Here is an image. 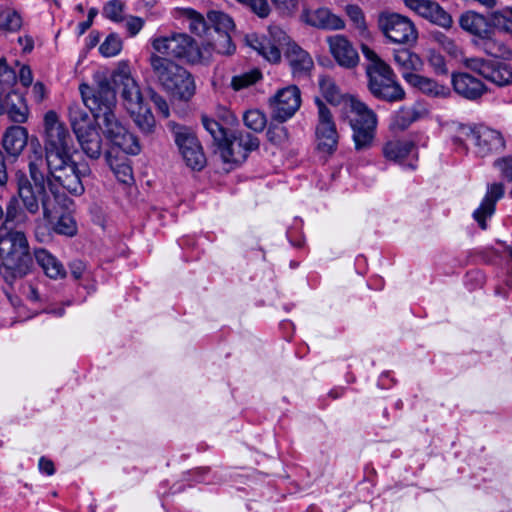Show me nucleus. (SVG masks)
<instances>
[{
    "mask_svg": "<svg viewBox=\"0 0 512 512\" xmlns=\"http://www.w3.org/2000/svg\"><path fill=\"white\" fill-rule=\"evenodd\" d=\"M73 139L63 122L53 110L44 115V149L34 150L29 155V174L33 184L24 173H17V191L23 206L30 214L39 212L40 204L44 219L52 221L53 212L49 205L46 187L59 198L62 191L74 196L84 192L78 165L72 160Z\"/></svg>",
    "mask_w": 512,
    "mask_h": 512,
    "instance_id": "f257e3e1",
    "label": "nucleus"
},
{
    "mask_svg": "<svg viewBox=\"0 0 512 512\" xmlns=\"http://www.w3.org/2000/svg\"><path fill=\"white\" fill-rule=\"evenodd\" d=\"M79 89L85 106L93 114L106 139L126 154H139L141 146L138 138L128 131L115 113L116 94L110 81L102 77L94 87L81 84Z\"/></svg>",
    "mask_w": 512,
    "mask_h": 512,
    "instance_id": "f03ea898",
    "label": "nucleus"
},
{
    "mask_svg": "<svg viewBox=\"0 0 512 512\" xmlns=\"http://www.w3.org/2000/svg\"><path fill=\"white\" fill-rule=\"evenodd\" d=\"M366 59L365 73L370 94L379 101L396 103L405 99L406 93L391 66L369 46L362 44Z\"/></svg>",
    "mask_w": 512,
    "mask_h": 512,
    "instance_id": "7ed1b4c3",
    "label": "nucleus"
},
{
    "mask_svg": "<svg viewBox=\"0 0 512 512\" xmlns=\"http://www.w3.org/2000/svg\"><path fill=\"white\" fill-rule=\"evenodd\" d=\"M202 124L213 139L215 153L219 154L224 163L241 164L248 155L259 148V139L249 132L227 131L214 119L203 115Z\"/></svg>",
    "mask_w": 512,
    "mask_h": 512,
    "instance_id": "20e7f679",
    "label": "nucleus"
},
{
    "mask_svg": "<svg viewBox=\"0 0 512 512\" xmlns=\"http://www.w3.org/2000/svg\"><path fill=\"white\" fill-rule=\"evenodd\" d=\"M149 64L153 78L173 98L187 102L194 96L195 80L187 69L157 53L150 55Z\"/></svg>",
    "mask_w": 512,
    "mask_h": 512,
    "instance_id": "39448f33",
    "label": "nucleus"
},
{
    "mask_svg": "<svg viewBox=\"0 0 512 512\" xmlns=\"http://www.w3.org/2000/svg\"><path fill=\"white\" fill-rule=\"evenodd\" d=\"M154 50L166 58L185 59L190 63L208 62L210 50L199 48L187 34H174L170 37L156 38L152 42Z\"/></svg>",
    "mask_w": 512,
    "mask_h": 512,
    "instance_id": "423d86ee",
    "label": "nucleus"
},
{
    "mask_svg": "<svg viewBox=\"0 0 512 512\" xmlns=\"http://www.w3.org/2000/svg\"><path fill=\"white\" fill-rule=\"evenodd\" d=\"M465 140H472L477 147V153L485 156L489 153H499L505 148V141L502 134L485 125L468 126L461 125L458 129V136L454 143L463 145Z\"/></svg>",
    "mask_w": 512,
    "mask_h": 512,
    "instance_id": "0eeeda50",
    "label": "nucleus"
},
{
    "mask_svg": "<svg viewBox=\"0 0 512 512\" xmlns=\"http://www.w3.org/2000/svg\"><path fill=\"white\" fill-rule=\"evenodd\" d=\"M351 110L355 114L350 121L355 148L358 151L368 149L374 139L376 114L360 101H352Z\"/></svg>",
    "mask_w": 512,
    "mask_h": 512,
    "instance_id": "6e6552de",
    "label": "nucleus"
},
{
    "mask_svg": "<svg viewBox=\"0 0 512 512\" xmlns=\"http://www.w3.org/2000/svg\"><path fill=\"white\" fill-rule=\"evenodd\" d=\"M378 27L393 43L411 45L418 38V32L413 22L397 13L383 12L379 14Z\"/></svg>",
    "mask_w": 512,
    "mask_h": 512,
    "instance_id": "1a4fd4ad",
    "label": "nucleus"
},
{
    "mask_svg": "<svg viewBox=\"0 0 512 512\" xmlns=\"http://www.w3.org/2000/svg\"><path fill=\"white\" fill-rule=\"evenodd\" d=\"M316 104L318 107V122L315 128L317 149L327 154H333L339 141L333 115L320 99H316Z\"/></svg>",
    "mask_w": 512,
    "mask_h": 512,
    "instance_id": "9d476101",
    "label": "nucleus"
},
{
    "mask_svg": "<svg viewBox=\"0 0 512 512\" xmlns=\"http://www.w3.org/2000/svg\"><path fill=\"white\" fill-rule=\"evenodd\" d=\"M271 118L283 123L294 116L301 106V92L296 85L279 89L269 98Z\"/></svg>",
    "mask_w": 512,
    "mask_h": 512,
    "instance_id": "9b49d317",
    "label": "nucleus"
},
{
    "mask_svg": "<svg viewBox=\"0 0 512 512\" xmlns=\"http://www.w3.org/2000/svg\"><path fill=\"white\" fill-rule=\"evenodd\" d=\"M405 5L419 16L444 29H450L452 16L437 2L431 0H404Z\"/></svg>",
    "mask_w": 512,
    "mask_h": 512,
    "instance_id": "f8f14e48",
    "label": "nucleus"
},
{
    "mask_svg": "<svg viewBox=\"0 0 512 512\" xmlns=\"http://www.w3.org/2000/svg\"><path fill=\"white\" fill-rule=\"evenodd\" d=\"M451 83L455 93L467 100H478L486 93L484 83L469 73H453Z\"/></svg>",
    "mask_w": 512,
    "mask_h": 512,
    "instance_id": "ddd939ff",
    "label": "nucleus"
},
{
    "mask_svg": "<svg viewBox=\"0 0 512 512\" xmlns=\"http://www.w3.org/2000/svg\"><path fill=\"white\" fill-rule=\"evenodd\" d=\"M0 113L6 115L14 123H25L28 119L29 109L24 96L16 91H10L4 96H0Z\"/></svg>",
    "mask_w": 512,
    "mask_h": 512,
    "instance_id": "4468645a",
    "label": "nucleus"
},
{
    "mask_svg": "<svg viewBox=\"0 0 512 512\" xmlns=\"http://www.w3.org/2000/svg\"><path fill=\"white\" fill-rule=\"evenodd\" d=\"M301 20L312 27L325 30H341L345 27L343 19L327 8H318L313 11L304 9Z\"/></svg>",
    "mask_w": 512,
    "mask_h": 512,
    "instance_id": "2eb2a0df",
    "label": "nucleus"
},
{
    "mask_svg": "<svg viewBox=\"0 0 512 512\" xmlns=\"http://www.w3.org/2000/svg\"><path fill=\"white\" fill-rule=\"evenodd\" d=\"M328 43L330 51L339 65L353 68L358 64V53L344 36H331L328 38Z\"/></svg>",
    "mask_w": 512,
    "mask_h": 512,
    "instance_id": "dca6fc26",
    "label": "nucleus"
},
{
    "mask_svg": "<svg viewBox=\"0 0 512 512\" xmlns=\"http://www.w3.org/2000/svg\"><path fill=\"white\" fill-rule=\"evenodd\" d=\"M503 195L504 187L501 183H494L489 186L486 196L473 213V218L481 229L485 230L487 228L486 219L494 214L496 202L502 198Z\"/></svg>",
    "mask_w": 512,
    "mask_h": 512,
    "instance_id": "f3484780",
    "label": "nucleus"
},
{
    "mask_svg": "<svg viewBox=\"0 0 512 512\" xmlns=\"http://www.w3.org/2000/svg\"><path fill=\"white\" fill-rule=\"evenodd\" d=\"M0 256H29V244L25 234L13 230L1 234Z\"/></svg>",
    "mask_w": 512,
    "mask_h": 512,
    "instance_id": "a211bd4d",
    "label": "nucleus"
},
{
    "mask_svg": "<svg viewBox=\"0 0 512 512\" xmlns=\"http://www.w3.org/2000/svg\"><path fill=\"white\" fill-rule=\"evenodd\" d=\"M113 83L122 87L121 96L127 110L137 108L142 103V94L136 81L127 73L116 72L113 74Z\"/></svg>",
    "mask_w": 512,
    "mask_h": 512,
    "instance_id": "6ab92c4d",
    "label": "nucleus"
},
{
    "mask_svg": "<svg viewBox=\"0 0 512 512\" xmlns=\"http://www.w3.org/2000/svg\"><path fill=\"white\" fill-rule=\"evenodd\" d=\"M33 258H0V275L6 283L12 284L31 270Z\"/></svg>",
    "mask_w": 512,
    "mask_h": 512,
    "instance_id": "aec40b11",
    "label": "nucleus"
},
{
    "mask_svg": "<svg viewBox=\"0 0 512 512\" xmlns=\"http://www.w3.org/2000/svg\"><path fill=\"white\" fill-rule=\"evenodd\" d=\"M460 27L473 36L472 42L475 44L490 28H492L490 16L488 18L481 14L468 11L459 18Z\"/></svg>",
    "mask_w": 512,
    "mask_h": 512,
    "instance_id": "412c9836",
    "label": "nucleus"
},
{
    "mask_svg": "<svg viewBox=\"0 0 512 512\" xmlns=\"http://www.w3.org/2000/svg\"><path fill=\"white\" fill-rule=\"evenodd\" d=\"M82 152L91 160H98L103 154V140L96 128L75 135Z\"/></svg>",
    "mask_w": 512,
    "mask_h": 512,
    "instance_id": "4be33fe9",
    "label": "nucleus"
},
{
    "mask_svg": "<svg viewBox=\"0 0 512 512\" xmlns=\"http://www.w3.org/2000/svg\"><path fill=\"white\" fill-rule=\"evenodd\" d=\"M495 30L493 27L490 28L479 40L475 41L474 45L495 58L508 59L512 57V51L496 39Z\"/></svg>",
    "mask_w": 512,
    "mask_h": 512,
    "instance_id": "5701e85b",
    "label": "nucleus"
},
{
    "mask_svg": "<svg viewBox=\"0 0 512 512\" xmlns=\"http://www.w3.org/2000/svg\"><path fill=\"white\" fill-rule=\"evenodd\" d=\"M28 131L23 126H11L3 136V147L8 154L17 157L26 147Z\"/></svg>",
    "mask_w": 512,
    "mask_h": 512,
    "instance_id": "b1692460",
    "label": "nucleus"
},
{
    "mask_svg": "<svg viewBox=\"0 0 512 512\" xmlns=\"http://www.w3.org/2000/svg\"><path fill=\"white\" fill-rule=\"evenodd\" d=\"M404 80L414 88L419 89L424 94L429 96L446 97L449 95V88L438 84L433 79L424 77L419 74H405Z\"/></svg>",
    "mask_w": 512,
    "mask_h": 512,
    "instance_id": "393cba45",
    "label": "nucleus"
},
{
    "mask_svg": "<svg viewBox=\"0 0 512 512\" xmlns=\"http://www.w3.org/2000/svg\"><path fill=\"white\" fill-rule=\"evenodd\" d=\"M286 58L294 76L306 75L313 67L310 55L297 45L288 48Z\"/></svg>",
    "mask_w": 512,
    "mask_h": 512,
    "instance_id": "a878e982",
    "label": "nucleus"
},
{
    "mask_svg": "<svg viewBox=\"0 0 512 512\" xmlns=\"http://www.w3.org/2000/svg\"><path fill=\"white\" fill-rule=\"evenodd\" d=\"M167 126L173 135L174 142L177 145L180 154L200 144L198 138L190 128L182 126L174 121H170Z\"/></svg>",
    "mask_w": 512,
    "mask_h": 512,
    "instance_id": "bb28decb",
    "label": "nucleus"
},
{
    "mask_svg": "<svg viewBox=\"0 0 512 512\" xmlns=\"http://www.w3.org/2000/svg\"><path fill=\"white\" fill-rule=\"evenodd\" d=\"M394 61L401 70L403 78L407 73L415 74L414 71H421L424 66L422 59L409 49L396 50Z\"/></svg>",
    "mask_w": 512,
    "mask_h": 512,
    "instance_id": "cd10ccee",
    "label": "nucleus"
},
{
    "mask_svg": "<svg viewBox=\"0 0 512 512\" xmlns=\"http://www.w3.org/2000/svg\"><path fill=\"white\" fill-rule=\"evenodd\" d=\"M68 116L75 135L95 128L89 114L78 103L68 106Z\"/></svg>",
    "mask_w": 512,
    "mask_h": 512,
    "instance_id": "c85d7f7f",
    "label": "nucleus"
},
{
    "mask_svg": "<svg viewBox=\"0 0 512 512\" xmlns=\"http://www.w3.org/2000/svg\"><path fill=\"white\" fill-rule=\"evenodd\" d=\"M415 144L410 140H391L383 146V155L387 160L398 162L405 159L413 150Z\"/></svg>",
    "mask_w": 512,
    "mask_h": 512,
    "instance_id": "c756f323",
    "label": "nucleus"
},
{
    "mask_svg": "<svg viewBox=\"0 0 512 512\" xmlns=\"http://www.w3.org/2000/svg\"><path fill=\"white\" fill-rule=\"evenodd\" d=\"M135 125L144 135H151L154 133L156 128L155 117L148 108H143L142 105L137 108L129 110Z\"/></svg>",
    "mask_w": 512,
    "mask_h": 512,
    "instance_id": "7c9ffc66",
    "label": "nucleus"
},
{
    "mask_svg": "<svg viewBox=\"0 0 512 512\" xmlns=\"http://www.w3.org/2000/svg\"><path fill=\"white\" fill-rule=\"evenodd\" d=\"M485 79L498 86L512 84V68L506 63L491 61Z\"/></svg>",
    "mask_w": 512,
    "mask_h": 512,
    "instance_id": "2f4dec72",
    "label": "nucleus"
},
{
    "mask_svg": "<svg viewBox=\"0 0 512 512\" xmlns=\"http://www.w3.org/2000/svg\"><path fill=\"white\" fill-rule=\"evenodd\" d=\"M28 217L24 209L19 206L18 200L13 197L9 201L4 219V227L6 230H13L14 227L23 225L27 222Z\"/></svg>",
    "mask_w": 512,
    "mask_h": 512,
    "instance_id": "473e14b6",
    "label": "nucleus"
},
{
    "mask_svg": "<svg viewBox=\"0 0 512 512\" xmlns=\"http://www.w3.org/2000/svg\"><path fill=\"white\" fill-rule=\"evenodd\" d=\"M490 21L496 30L512 35V8L503 7L490 13Z\"/></svg>",
    "mask_w": 512,
    "mask_h": 512,
    "instance_id": "72a5a7b5",
    "label": "nucleus"
},
{
    "mask_svg": "<svg viewBox=\"0 0 512 512\" xmlns=\"http://www.w3.org/2000/svg\"><path fill=\"white\" fill-rule=\"evenodd\" d=\"M207 20L211 30L213 29L216 34H228L235 26L232 18L220 11H210L207 14Z\"/></svg>",
    "mask_w": 512,
    "mask_h": 512,
    "instance_id": "f704fd0d",
    "label": "nucleus"
},
{
    "mask_svg": "<svg viewBox=\"0 0 512 512\" xmlns=\"http://www.w3.org/2000/svg\"><path fill=\"white\" fill-rule=\"evenodd\" d=\"M184 162L192 170L200 171L206 165V157L201 144L181 154Z\"/></svg>",
    "mask_w": 512,
    "mask_h": 512,
    "instance_id": "c9c22d12",
    "label": "nucleus"
},
{
    "mask_svg": "<svg viewBox=\"0 0 512 512\" xmlns=\"http://www.w3.org/2000/svg\"><path fill=\"white\" fill-rule=\"evenodd\" d=\"M419 117V113L412 107H401L393 118L392 125L399 129H407Z\"/></svg>",
    "mask_w": 512,
    "mask_h": 512,
    "instance_id": "e433bc0d",
    "label": "nucleus"
},
{
    "mask_svg": "<svg viewBox=\"0 0 512 512\" xmlns=\"http://www.w3.org/2000/svg\"><path fill=\"white\" fill-rule=\"evenodd\" d=\"M38 265L50 278H63L66 276V269L57 258H36Z\"/></svg>",
    "mask_w": 512,
    "mask_h": 512,
    "instance_id": "4c0bfd02",
    "label": "nucleus"
},
{
    "mask_svg": "<svg viewBox=\"0 0 512 512\" xmlns=\"http://www.w3.org/2000/svg\"><path fill=\"white\" fill-rule=\"evenodd\" d=\"M22 26V18L18 12L12 9H5L0 12V29L15 32Z\"/></svg>",
    "mask_w": 512,
    "mask_h": 512,
    "instance_id": "58836bf2",
    "label": "nucleus"
},
{
    "mask_svg": "<svg viewBox=\"0 0 512 512\" xmlns=\"http://www.w3.org/2000/svg\"><path fill=\"white\" fill-rule=\"evenodd\" d=\"M208 47H212L214 51L222 55H231L236 50L230 33L217 34L216 38H212V42L208 44Z\"/></svg>",
    "mask_w": 512,
    "mask_h": 512,
    "instance_id": "ea45409f",
    "label": "nucleus"
},
{
    "mask_svg": "<svg viewBox=\"0 0 512 512\" xmlns=\"http://www.w3.org/2000/svg\"><path fill=\"white\" fill-rule=\"evenodd\" d=\"M185 14L190 21L189 29L192 33H195L199 36L210 34L211 27L199 13L192 9H188L185 11Z\"/></svg>",
    "mask_w": 512,
    "mask_h": 512,
    "instance_id": "a19ab883",
    "label": "nucleus"
},
{
    "mask_svg": "<svg viewBox=\"0 0 512 512\" xmlns=\"http://www.w3.org/2000/svg\"><path fill=\"white\" fill-rule=\"evenodd\" d=\"M243 121L247 128L261 132L266 126V116L259 110H248L243 115Z\"/></svg>",
    "mask_w": 512,
    "mask_h": 512,
    "instance_id": "79ce46f5",
    "label": "nucleus"
},
{
    "mask_svg": "<svg viewBox=\"0 0 512 512\" xmlns=\"http://www.w3.org/2000/svg\"><path fill=\"white\" fill-rule=\"evenodd\" d=\"M54 231L65 236H73L77 232V224L72 215L65 213L58 217Z\"/></svg>",
    "mask_w": 512,
    "mask_h": 512,
    "instance_id": "37998d69",
    "label": "nucleus"
},
{
    "mask_svg": "<svg viewBox=\"0 0 512 512\" xmlns=\"http://www.w3.org/2000/svg\"><path fill=\"white\" fill-rule=\"evenodd\" d=\"M319 87L324 98L330 103L338 102L340 92L334 80L329 76H321L319 79Z\"/></svg>",
    "mask_w": 512,
    "mask_h": 512,
    "instance_id": "c03bdc74",
    "label": "nucleus"
},
{
    "mask_svg": "<svg viewBox=\"0 0 512 512\" xmlns=\"http://www.w3.org/2000/svg\"><path fill=\"white\" fill-rule=\"evenodd\" d=\"M121 49L122 40L115 33L108 35L105 41L99 47L100 53L105 57H113L117 55Z\"/></svg>",
    "mask_w": 512,
    "mask_h": 512,
    "instance_id": "a18cd8bd",
    "label": "nucleus"
},
{
    "mask_svg": "<svg viewBox=\"0 0 512 512\" xmlns=\"http://www.w3.org/2000/svg\"><path fill=\"white\" fill-rule=\"evenodd\" d=\"M124 8L125 4L121 0H110L103 7V15L113 22H122Z\"/></svg>",
    "mask_w": 512,
    "mask_h": 512,
    "instance_id": "49530a36",
    "label": "nucleus"
},
{
    "mask_svg": "<svg viewBox=\"0 0 512 512\" xmlns=\"http://www.w3.org/2000/svg\"><path fill=\"white\" fill-rule=\"evenodd\" d=\"M261 78V73L259 70L254 69L249 72L243 73L238 76H234L232 78V87L235 90H241L246 88L254 83H256Z\"/></svg>",
    "mask_w": 512,
    "mask_h": 512,
    "instance_id": "de8ad7c7",
    "label": "nucleus"
},
{
    "mask_svg": "<svg viewBox=\"0 0 512 512\" xmlns=\"http://www.w3.org/2000/svg\"><path fill=\"white\" fill-rule=\"evenodd\" d=\"M105 158L119 182L129 184L133 180L132 168L128 164L121 163L114 167L111 163V153L109 151L105 153Z\"/></svg>",
    "mask_w": 512,
    "mask_h": 512,
    "instance_id": "09e8293b",
    "label": "nucleus"
},
{
    "mask_svg": "<svg viewBox=\"0 0 512 512\" xmlns=\"http://www.w3.org/2000/svg\"><path fill=\"white\" fill-rule=\"evenodd\" d=\"M345 11L353 26L359 30V32L364 33L367 29V25L362 9L358 5L350 4L346 6Z\"/></svg>",
    "mask_w": 512,
    "mask_h": 512,
    "instance_id": "8fccbe9b",
    "label": "nucleus"
},
{
    "mask_svg": "<svg viewBox=\"0 0 512 512\" xmlns=\"http://www.w3.org/2000/svg\"><path fill=\"white\" fill-rule=\"evenodd\" d=\"M147 95L149 99L154 103L158 112L165 118L169 117V106L164 97L161 96L158 92H156L153 88H149L147 90Z\"/></svg>",
    "mask_w": 512,
    "mask_h": 512,
    "instance_id": "3c124183",
    "label": "nucleus"
},
{
    "mask_svg": "<svg viewBox=\"0 0 512 512\" xmlns=\"http://www.w3.org/2000/svg\"><path fill=\"white\" fill-rule=\"evenodd\" d=\"M277 11L282 15L290 16L299 7L300 0H271Z\"/></svg>",
    "mask_w": 512,
    "mask_h": 512,
    "instance_id": "603ef678",
    "label": "nucleus"
},
{
    "mask_svg": "<svg viewBox=\"0 0 512 512\" xmlns=\"http://www.w3.org/2000/svg\"><path fill=\"white\" fill-rule=\"evenodd\" d=\"M491 61L482 58H469L465 61V65L468 69L478 73L485 78L489 69Z\"/></svg>",
    "mask_w": 512,
    "mask_h": 512,
    "instance_id": "864d4df0",
    "label": "nucleus"
},
{
    "mask_svg": "<svg viewBox=\"0 0 512 512\" xmlns=\"http://www.w3.org/2000/svg\"><path fill=\"white\" fill-rule=\"evenodd\" d=\"M428 63L437 74L447 73L445 59L441 54L435 51H430L428 55Z\"/></svg>",
    "mask_w": 512,
    "mask_h": 512,
    "instance_id": "5fc2aeb1",
    "label": "nucleus"
},
{
    "mask_svg": "<svg viewBox=\"0 0 512 512\" xmlns=\"http://www.w3.org/2000/svg\"><path fill=\"white\" fill-rule=\"evenodd\" d=\"M15 81V72L8 67L5 58H0V82L12 85Z\"/></svg>",
    "mask_w": 512,
    "mask_h": 512,
    "instance_id": "6e6d98bb",
    "label": "nucleus"
},
{
    "mask_svg": "<svg viewBox=\"0 0 512 512\" xmlns=\"http://www.w3.org/2000/svg\"><path fill=\"white\" fill-rule=\"evenodd\" d=\"M267 137L274 144H282L287 139V131L284 127H270L267 131Z\"/></svg>",
    "mask_w": 512,
    "mask_h": 512,
    "instance_id": "4d7b16f0",
    "label": "nucleus"
},
{
    "mask_svg": "<svg viewBox=\"0 0 512 512\" xmlns=\"http://www.w3.org/2000/svg\"><path fill=\"white\" fill-rule=\"evenodd\" d=\"M265 48L261 50L259 53L261 56H263L265 59H267L270 62H278L281 58V53L278 47H276L274 44L270 42V40H267V44L264 46Z\"/></svg>",
    "mask_w": 512,
    "mask_h": 512,
    "instance_id": "13d9d810",
    "label": "nucleus"
},
{
    "mask_svg": "<svg viewBox=\"0 0 512 512\" xmlns=\"http://www.w3.org/2000/svg\"><path fill=\"white\" fill-rule=\"evenodd\" d=\"M144 20L137 16H129L126 19V29L130 36H135L143 27Z\"/></svg>",
    "mask_w": 512,
    "mask_h": 512,
    "instance_id": "bf43d9fd",
    "label": "nucleus"
},
{
    "mask_svg": "<svg viewBox=\"0 0 512 512\" xmlns=\"http://www.w3.org/2000/svg\"><path fill=\"white\" fill-rule=\"evenodd\" d=\"M251 9L260 17L264 18L269 14V5L267 0H253L250 4Z\"/></svg>",
    "mask_w": 512,
    "mask_h": 512,
    "instance_id": "052dcab7",
    "label": "nucleus"
},
{
    "mask_svg": "<svg viewBox=\"0 0 512 512\" xmlns=\"http://www.w3.org/2000/svg\"><path fill=\"white\" fill-rule=\"evenodd\" d=\"M267 40L266 38H259L257 37L256 35L252 34V35H248L246 37V42L247 44L253 48L254 50H256L258 53L261 52V50H263L265 47V44H267Z\"/></svg>",
    "mask_w": 512,
    "mask_h": 512,
    "instance_id": "680f3d73",
    "label": "nucleus"
},
{
    "mask_svg": "<svg viewBox=\"0 0 512 512\" xmlns=\"http://www.w3.org/2000/svg\"><path fill=\"white\" fill-rule=\"evenodd\" d=\"M71 274L75 279L81 278L84 270H85V264L81 260V258H75L70 264H69Z\"/></svg>",
    "mask_w": 512,
    "mask_h": 512,
    "instance_id": "e2e57ef3",
    "label": "nucleus"
},
{
    "mask_svg": "<svg viewBox=\"0 0 512 512\" xmlns=\"http://www.w3.org/2000/svg\"><path fill=\"white\" fill-rule=\"evenodd\" d=\"M19 80L23 86L28 87L33 81L32 71L29 66H22L19 72Z\"/></svg>",
    "mask_w": 512,
    "mask_h": 512,
    "instance_id": "0e129e2a",
    "label": "nucleus"
},
{
    "mask_svg": "<svg viewBox=\"0 0 512 512\" xmlns=\"http://www.w3.org/2000/svg\"><path fill=\"white\" fill-rule=\"evenodd\" d=\"M46 89L45 86L41 82H36L32 88V95L34 100L37 103H40L43 101L45 97Z\"/></svg>",
    "mask_w": 512,
    "mask_h": 512,
    "instance_id": "69168bd1",
    "label": "nucleus"
},
{
    "mask_svg": "<svg viewBox=\"0 0 512 512\" xmlns=\"http://www.w3.org/2000/svg\"><path fill=\"white\" fill-rule=\"evenodd\" d=\"M39 469L47 475H53L55 472L54 463L45 457L40 458Z\"/></svg>",
    "mask_w": 512,
    "mask_h": 512,
    "instance_id": "338daca9",
    "label": "nucleus"
},
{
    "mask_svg": "<svg viewBox=\"0 0 512 512\" xmlns=\"http://www.w3.org/2000/svg\"><path fill=\"white\" fill-rule=\"evenodd\" d=\"M8 180L7 167L5 163V156L0 150V186L6 185Z\"/></svg>",
    "mask_w": 512,
    "mask_h": 512,
    "instance_id": "774afa93",
    "label": "nucleus"
}]
</instances>
